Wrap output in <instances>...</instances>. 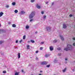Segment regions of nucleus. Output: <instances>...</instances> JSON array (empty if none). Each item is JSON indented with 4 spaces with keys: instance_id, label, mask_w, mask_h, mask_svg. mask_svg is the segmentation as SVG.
<instances>
[{
    "instance_id": "31",
    "label": "nucleus",
    "mask_w": 75,
    "mask_h": 75,
    "mask_svg": "<svg viewBox=\"0 0 75 75\" xmlns=\"http://www.w3.org/2000/svg\"><path fill=\"white\" fill-rule=\"evenodd\" d=\"M33 21V19H32L30 20V22H31V21Z\"/></svg>"
},
{
    "instance_id": "8",
    "label": "nucleus",
    "mask_w": 75,
    "mask_h": 75,
    "mask_svg": "<svg viewBox=\"0 0 75 75\" xmlns=\"http://www.w3.org/2000/svg\"><path fill=\"white\" fill-rule=\"evenodd\" d=\"M63 27L64 28H67V26L65 25V24H64L63 25Z\"/></svg>"
},
{
    "instance_id": "22",
    "label": "nucleus",
    "mask_w": 75,
    "mask_h": 75,
    "mask_svg": "<svg viewBox=\"0 0 75 75\" xmlns=\"http://www.w3.org/2000/svg\"><path fill=\"white\" fill-rule=\"evenodd\" d=\"M57 42V40H55L53 41V42Z\"/></svg>"
},
{
    "instance_id": "42",
    "label": "nucleus",
    "mask_w": 75,
    "mask_h": 75,
    "mask_svg": "<svg viewBox=\"0 0 75 75\" xmlns=\"http://www.w3.org/2000/svg\"><path fill=\"white\" fill-rule=\"evenodd\" d=\"M73 40H75V38H73Z\"/></svg>"
},
{
    "instance_id": "46",
    "label": "nucleus",
    "mask_w": 75,
    "mask_h": 75,
    "mask_svg": "<svg viewBox=\"0 0 75 75\" xmlns=\"http://www.w3.org/2000/svg\"><path fill=\"white\" fill-rule=\"evenodd\" d=\"M46 4H48V2H46Z\"/></svg>"
},
{
    "instance_id": "43",
    "label": "nucleus",
    "mask_w": 75,
    "mask_h": 75,
    "mask_svg": "<svg viewBox=\"0 0 75 75\" xmlns=\"http://www.w3.org/2000/svg\"><path fill=\"white\" fill-rule=\"evenodd\" d=\"M9 6H8V5H6V7H7V8H8V7Z\"/></svg>"
},
{
    "instance_id": "49",
    "label": "nucleus",
    "mask_w": 75,
    "mask_h": 75,
    "mask_svg": "<svg viewBox=\"0 0 75 75\" xmlns=\"http://www.w3.org/2000/svg\"><path fill=\"white\" fill-rule=\"evenodd\" d=\"M52 5H53L54 4V2L52 3Z\"/></svg>"
},
{
    "instance_id": "39",
    "label": "nucleus",
    "mask_w": 75,
    "mask_h": 75,
    "mask_svg": "<svg viewBox=\"0 0 75 75\" xmlns=\"http://www.w3.org/2000/svg\"><path fill=\"white\" fill-rule=\"evenodd\" d=\"M21 72H24V70L23 69L22 70Z\"/></svg>"
},
{
    "instance_id": "12",
    "label": "nucleus",
    "mask_w": 75,
    "mask_h": 75,
    "mask_svg": "<svg viewBox=\"0 0 75 75\" xmlns=\"http://www.w3.org/2000/svg\"><path fill=\"white\" fill-rule=\"evenodd\" d=\"M1 31H2V33H6V30H2Z\"/></svg>"
},
{
    "instance_id": "23",
    "label": "nucleus",
    "mask_w": 75,
    "mask_h": 75,
    "mask_svg": "<svg viewBox=\"0 0 75 75\" xmlns=\"http://www.w3.org/2000/svg\"><path fill=\"white\" fill-rule=\"evenodd\" d=\"M30 1L31 3H33L35 1V0H31Z\"/></svg>"
},
{
    "instance_id": "37",
    "label": "nucleus",
    "mask_w": 75,
    "mask_h": 75,
    "mask_svg": "<svg viewBox=\"0 0 75 75\" xmlns=\"http://www.w3.org/2000/svg\"><path fill=\"white\" fill-rule=\"evenodd\" d=\"M44 44V42H41V44H42H42Z\"/></svg>"
},
{
    "instance_id": "21",
    "label": "nucleus",
    "mask_w": 75,
    "mask_h": 75,
    "mask_svg": "<svg viewBox=\"0 0 75 75\" xmlns=\"http://www.w3.org/2000/svg\"><path fill=\"white\" fill-rule=\"evenodd\" d=\"M25 35H24L23 36V40H25Z\"/></svg>"
},
{
    "instance_id": "52",
    "label": "nucleus",
    "mask_w": 75,
    "mask_h": 75,
    "mask_svg": "<svg viewBox=\"0 0 75 75\" xmlns=\"http://www.w3.org/2000/svg\"><path fill=\"white\" fill-rule=\"evenodd\" d=\"M74 69H73V71H74Z\"/></svg>"
},
{
    "instance_id": "44",
    "label": "nucleus",
    "mask_w": 75,
    "mask_h": 75,
    "mask_svg": "<svg viewBox=\"0 0 75 75\" xmlns=\"http://www.w3.org/2000/svg\"><path fill=\"white\" fill-rule=\"evenodd\" d=\"M37 33H38L37 31L35 32V34H37Z\"/></svg>"
},
{
    "instance_id": "13",
    "label": "nucleus",
    "mask_w": 75,
    "mask_h": 75,
    "mask_svg": "<svg viewBox=\"0 0 75 75\" xmlns=\"http://www.w3.org/2000/svg\"><path fill=\"white\" fill-rule=\"evenodd\" d=\"M66 70H67V68H65L64 70H63L62 71L63 72H64L66 71Z\"/></svg>"
},
{
    "instance_id": "29",
    "label": "nucleus",
    "mask_w": 75,
    "mask_h": 75,
    "mask_svg": "<svg viewBox=\"0 0 75 75\" xmlns=\"http://www.w3.org/2000/svg\"><path fill=\"white\" fill-rule=\"evenodd\" d=\"M2 30H0V34H1V33H2Z\"/></svg>"
},
{
    "instance_id": "45",
    "label": "nucleus",
    "mask_w": 75,
    "mask_h": 75,
    "mask_svg": "<svg viewBox=\"0 0 75 75\" xmlns=\"http://www.w3.org/2000/svg\"><path fill=\"white\" fill-rule=\"evenodd\" d=\"M65 60H66V61H67L68 60V59L67 58H66L65 59Z\"/></svg>"
},
{
    "instance_id": "40",
    "label": "nucleus",
    "mask_w": 75,
    "mask_h": 75,
    "mask_svg": "<svg viewBox=\"0 0 75 75\" xmlns=\"http://www.w3.org/2000/svg\"><path fill=\"white\" fill-rule=\"evenodd\" d=\"M73 45H74V46H75V43H73Z\"/></svg>"
},
{
    "instance_id": "38",
    "label": "nucleus",
    "mask_w": 75,
    "mask_h": 75,
    "mask_svg": "<svg viewBox=\"0 0 75 75\" xmlns=\"http://www.w3.org/2000/svg\"><path fill=\"white\" fill-rule=\"evenodd\" d=\"M30 41H30V40H29L28 41V42L29 43V42H30Z\"/></svg>"
},
{
    "instance_id": "6",
    "label": "nucleus",
    "mask_w": 75,
    "mask_h": 75,
    "mask_svg": "<svg viewBox=\"0 0 75 75\" xmlns=\"http://www.w3.org/2000/svg\"><path fill=\"white\" fill-rule=\"evenodd\" d=\"M25 12L24 11H22L21 12H20V14H25Z\"/></svg>"
},
{
    "instance_id": "33",
    "label": "nucleus",
    "mask_w": 75,
    "mask_h": 75,
    "mask_svg": "<svg viewBox=\"0 0 75 75\" xmlns=\"http://www.w3.org/2000/svg\"><path fill=\"white\" fill-rule=\"evenodd\" d=\"M38 53V51L37 50L35 52V53H36L37 54V53Z\"/></svg>"
},
{
    "instance_id": "10",
    "label": "nucleus",
    "mask_w": 75,
    "mask_h": 75,
    "mask_svg": "<svg viewBox=\"0 0 75 75\" xmlns=\"http://www.w3.org/2000/svg\"><path fill=\"white\" fill-rule=\"evenodd\" d=\"M27 47L26 48V49H27V50H29L30 49V46L29 45H27Z\"/></svg>"
},
{
    "instance_id": "50",
    "label": "nucleus",
    "mask_w": 75,
    "mask_h": 75,
    "mask_svg": "<svg viewBox=\"0 0 75 75\" xmlns=\"http://www.w3.org/2000/svg\"><path fill=\"white\" fill-rule=\"evenodd\" d=\"M0 27H1V24L0 23Z\"/></svg>"
},
{
    "instance_id": "36",
    "label": "nucleus",
    "mask_w": 75,
    "mask_h": 75,
    "mask_svg": "<svg viewBox=\"0 0 75 75\" xmlns=\"http://www.w3.org/2000/svg\"><path fill=\"white\" fill-rule=\"evenodd\" d=\"M23 41L22 40H21L20 41V43H21V42H22Z\"/></svg>"
},
{
    "instance_id": "16",
    "label": "nucleus",
    "mask_w": 75,
    "mask_h": 75,
    "mask_svg": "<svg viewBox=\"0 0 75 75\" xmlns=\"http://www.w3.org/2000/svg\"><path fill=\"white\" fill-rule=\"evenodd\" d=\"M12 4L13 6H14V5H16V2H13V3H12Z\"/></svg>"
},
{
    "instance_id": "9",
    "label": "nucleus",
    "mask_w": 75,
    "mask_h": 75,
    "mask_svg": "<svg viewBox=\"0 0 75 75\" xmlns=\"http://www.w3.org/2000/svg\"><path fill=\"white\" fill-rule=\"evenodd\" d=\"M3 14L4 13L2 12H1L0 13V17H1V16H3Z\"/></svg>"
},
{
    "instance_id": "19",
    "label": "nucleus",
    "mask_w": 75,
    "mask_h": 75,
    "mask_svg": "<svg viewBox=\"0 0 75 75\" xmlns=\"http://www.w3.org/2000/svg\"><path fill=\"white\" fill-rule=\"evenodd\" d=\"M18 10H16L14 12L15 13H18Z\"/></svg>"
},
{
    "instance_id": "15",
    "label": "nucleus",
    "mask_w": 75,
    "mask_h": 75,
    "mask_svg": "<svg viewBox=\"0 0 75 75\" xmlns=\"http://www.w3.org/2000/svg\"><path fill=\"white\" fill-rule=\"evenodd\" d=\"M4 42V41H0V44H1L2 43Z\"/></svg>"
},
{
    "instance_id": "41",
    "label": "nucleus",
    "mask_w": 75,
    "mask_h": 75,
    "mask_svg": "<svg viewBox=\"0 0 75 75\" xmlns=\"http://www.w3.org/2000/svg\"><path fill=\"white\" fill-rule=\"evenodd\" d=\"M16 43H17L18 42V40H16Z\"/></svg>"
},
{
    "instance_id": "48",
    "label": "nucleus",
    "mask_w": 75,
    "mask_h": 75,
    "mask_svg": "<svg viewBox=\"0 0 75 75\" xmlns=\"http://www.w3.org/2000/svg\"><path fill=\"white\" fill-rule=\"evenodd\" d=\"M8 24H11V22H8Z\"/></svg>"
},
{
    "instance_id": "25",
    "label": "nucleus",
    "mask_w": 75,
    "mask_h": 75,
    "mask_svg": "<svg viewBox=\"0 0 75 75\" xmlns=\"http://www.w3.org/2000/svg\"><path fill=\"white\" fill-rule=\"evenodd\" d=\"M47 28V30H51V28H50V27H48Z\"/></svg>"
},
{
    "instance_id": "17",
    "label": "nucleus",
    "mask_w": 75,
    "mask_h": 75,
    "mask_svg": "<svg viewBox=\"0 0 75 75\" xmlns=\"http://www.w3.org/2000/svg\"><path fill=\"white\" fill-rule=\"evenodd\" d=\"M13 27H16V25L15 24H13L12 25Z\"/></svg>"
},
{
    "instance_id": "7",
    "label": "nucleus",
    "mask_w": 75,
    "mask_h": 75,
    "mask_svg": "<svg viewBox=\"0 0 75 75\" xmlns=\"http://www.w3.org/2000/svg\"><path fill=\"white\" fill-rule=\"evenodd\" d=\"M50 51H52L53 50V47L52 46H50Z\"/></svg>"
},
{
    "instance_id": "34",
    "label": "nucleus",
    "mask_w": 75,
    "mask_h": 75,
    "mask_svg": "<svg viewBox=\"0 0 75 75\" xmlns=\"http://www.w3.org/2000/svg\"><path fill=\"white\" fill-rule=\"evenodd\" d=\"M43 18H46V16H45H45H44Z\"/></svg>"
},
{
    "instance_id": "3",
    "label": "nucleus",
    "mask_w": 75,
    "mask_h": 75,
    "mask_svg": "<svg viewBox=\"0 0 75 75\" xmlns=\"http://www.w3.org/2000/svg\"><path fill=\"white\" fill-rule=\"evenodd\" d=\"M47 64V62H43L41 63V65H46Z\"/></svg>"
},
{
    "instance_id": "27",
    "label": "nucleus",
    "mask_w": 75,
    "mask_h": 75,
    "mask_svg": "<svg viewBox=\"0 0 75 75\" xmlns=\"http://www.w3.org/2000/svg\"><path fill=\"white\" fill-rule=\"evenodd\" d=\"M42 49H43V47H40V50H42Z\"/></svg>"
},
{
    "instance_id": "11",
    "label": "nucleus",
    "mask_w": 75,
    "mask_h": 75,
    "mask_svg": "<svg viewBox=\"0 0 75 75\" xmlns=\"http://www.w3.org/2000/svg\"><path fill=\"white\" fill-rule=\"evenodd\" d=\"M45 57L47 58V57H50L49 54H46L45 55Z\"/></svg>"
},
{
    "instance_id": "32",
    "label": "nucleus",
    "mask_w": 75,
    "mask_h": 75,
    "mask_svg": "<svg viewBox=\"0 0 75 75\" xmlns=\"http://www.w3.org/2000/svg\"><path fill=\"white\" fill-rule=\"evenodd\" d=\"M58 56H61V53H59L58 54Z\"/></svg>"
},
{
    "instance_id": "5",
    "label": "nucleus",
    "mask_w": 75,
    "mask_h": 75,
    "mask_svg": "<svg viewBox=\"0 0 75 75\" xmlns=\"http://www.w3.org/2000/svg\"><path fill=\"white\" fill-rule=\"evenodd\" d=\"M36 7L38 8H41V6H38V4H37Z\"/></svg>"
},
{
    "instance_id": "4",
    "label": "nucleus",
    "mask_w": 75,
    "mask_h": 75,
    "mask_svg": "<svg viewBox=\"0 0 75 75\" xmlns=\"http://www.w3.org/2000/svg\"><path fill=\"white\" fill-rule=\"evenodd\" d=\"M60 38H61V39L62 41H63V40H64V37H63V36H62L60 35Z\"/></svg>"
},
{
    "instance_id": "51",
    "label": "nucleus",
    "mask_w": 75,
    "mask_h": 75,
    "mask_svg": "<svg viewBox=\"0 0 75 75\" xmlns=\"http://www.w3.org/2000/svg\"><path fill=\"white\" fill-rule=\"evenodd\" d=\"M39 75H42L41 74H39Z\"/></svg>"
},
{
    "instance_id": "2",
    "label": "nucleus",
    "mask_w": 75,
    "mask_h": 75,
    "mask_svg": "<svg viewBox=\"0 0 75 75\" xmlns=\"http://www.w3.org/2000/svg\"><path fill=\"white\" fill-rule=\"evenodd\" d=\"M67 48H65L64 50L66 51H68V50H70L71 49H72V46L70 45H67Z\"/></svg>"
},
{
    "instance_id": "28",
    "label": "nucleus",
    "mask_w": 75,
    "mask_h": 75,
    "mask_svg": "<svg viewBox=\"0 0 75 75\" xmlns=\"http://www.w3.org/2000/svg\"><path fill=\"white\" fill-rule=\"evenodd\" d=\"M3 73H4V74H6V71H3Z\"/></svg>"
},
{
    "instance_id": "14",
    "label": "nucleus",
    "mask_w": 75,
    "mask_h": 75,
    "mask_svg": "<svg viewBox=\"0 0 75 75\" xmlns=\"http://www.w3.org/2000/svg\"><path fill=\"white\" fill-rule=\"evenodd\" d=\"M18 58H20V53H18Z\"/></svg>"
},
{
    "instance_id": "1",
    "label": "nucleus",
    "mask_w": 75,
    "mask_h": 75,
    "mask_svg": "<svg viewBox=\"0 0 75 75\" xmlns=\"http://www.w3.org/2000/svg\"><path fill=\"white\" fill-rule=\"evenodd\" d=\"M35 11H33L29 15V18H33L34 17V16H35Z\"/></svg>"
},
{
    "instance_id": "20",
    "label": "nucleus",
    "mask_w": 75,
    "mask_h": 75,
    "mask_svg": "<svg viewBox=\"0 0 75 75\" xmlns=\"http://www.w3.org/2000/svg\"><path fill=\"white\" fill-rule=\"evenodd\" d=\"M26 29H28L29 28V26H28V25H27L26 26Z\"/></svg>"
},
{
    "instance_id": "30",
    "label": "nucleus",
    "mask_w": 75,
    "mask_h": 75,
    "mask_svg": "<svg viewBox=\"0 0 75 75\" xmlns=\"http://www.w3.org/2000/svg\"><path fill=\"white\" fill-rule=\"evenodd\" d=\"M57 50H61V48L59 47L57 48Z\"/></svg>"
},
{
    "instance_id": "35",
    "label": "nucleus",
    "mask_w": 75,
    "mask_h": 75,
    "mask_svg": "<svg viewBox=\"0 0 75 75\" xmlns=\"http://www.w3.org/2000/svg\"><path fill=\"white\" fill-rule=\"evenodd\" d=\"M69 17H71L72 16V15L71 14H70L69 16Z\"/></svg>"
},
{
    "instance_id": "24",
    "label": "nucleus",
    "mask_w": 75,
    "mask_h": 75,
    "mask_svg": "<svg viewBox=\"0 0 75 75\" xmlns=\"http://www.w3.org/2000/svg\"><path fill=\"white\" fill-rule=\"evenodd\" d=\"M44 13V11H42L41 12V13L42 14H43Z\"/></svg>"
},
{
    "instance_id": "18",
    "label": "nucleus",
    "mask_w": 75,
    "mask_h": 75,
    "mask_svg": "<svg viewBox=\"0 0 75 75\" xmlns=\"http://www.w3.org/2000/svg\"><path fill=\"white\" fill-rule=\"evenodd\" d=\"M30 42H32V43H34L35 42V41L33 40H30Z\"/></svg>"
},
{
    "instance_id": "47",
    "label": "nucleus",
    "mask_w": 75,
    "mask_h": 75,
    "mask_svg": "<svg viewBox=\"0 0 75 75\" xmlns=\"http://www.w3.org/2000/svg\"><path fill=\"white\" fill-rule=\"evenodd\" d=\"M40 72H42V71H40Z\"/></svg>"
},
{
    "instance_id": "26",
    "label": "nucleus",
    "mask_w": 75,
    "mask_h": 75,
    "mask_svg": "<svg viewBox=\"0 0 75 75\" xmlns=\"http://www.w3.org/2000/svg\"><path fill=\"white\" fill-rule=\"evenodd\" d=\"M50 67V64L48 65H47L46 67H47V68H49Z\"/></svg>"
}]
</instances>
